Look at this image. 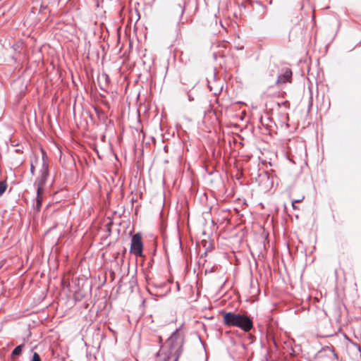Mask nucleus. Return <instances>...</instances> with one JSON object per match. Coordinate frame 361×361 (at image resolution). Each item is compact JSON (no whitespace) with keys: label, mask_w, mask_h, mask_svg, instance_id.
<instances>
[{"label":"nucleus","mask_w":361,"mask_h":361,"mask_svg":"<svg viewBox=\"0 0 361 361\" xmlns=\"http://www.w3.org/2000/svg\"><path fill=\"white\" fill-rule=\"evenodd\" d=\"M31 173L33 174L35 171V167L32 164H31V169H30Z\"/></svg>","instance_id":"obj_12"},{"label":"nucleus","mask_w":361,"mask_h":361,"mask_svg":"<svg viewBox=\"0 0 361 361\" xmlns=\"http://www.w3.org/2000/svg\"><path fill=\"white\" fill-rule=\"evenodd\" d=\"M292 80V71L290 69H287L283 75L278 77L276 80L277 84L286 83V82H290Z\"/></svg>","instance_id":"obj_4"},{"label":"nucleus","mask_w":361,"mask_h":361,"mask_svg":"<svg viewBox=\"0 0 361 361\" xmlns=\"http://www.w3.org/2000/svg\"><path fill=\"white\" fill-rule=\"evenodd\" d=\"M223 319L226 326H236L245 332L250 331L253 327L252 321L245 314H235L231 312H224Z\"/></svg>","instance_id":"obj_1"},{"label":"nucleus","mask_w":361,"mask_h":361,"mask_svg":"<svg viewBox=\"0 0 361 361\" xmlns=\"http://www.w3.org/2000/svg\"><path fill=\"white\" fill-rule=\"evenodd\" d=\"M31 361H41V358L37 353H34Z\"/></svg>","instance_id":"obj_8"},{"label":"nucleus","mask_w":361,"mask_h":361,"mask_svg":"<svg viewBox=\"0 0 361 361\" xmlns=\"http://www.w3.org/2000/svg\"><path fill=\"white\" fill-rule=\"evenodd\" d=\"M295 204H296V201H293L292 202V207H293V208L294 209H298V207H296Z\"/></svg>","instance_id":"obj_11"},{"label":"nucleus","mask_w":361,"mask_h":361,"mask_svg":"<svg viewBox=\"0 0 361 361\" xmlns=\"http://www.w3.org/2000/svg\"><path fill=\"white\" fill-rule=\"evenodd\" d=\"M303 198H304V197H302L301 199H297L295 201H296V203H298V202H300Z\"/></svg>","instance_id":"obj_13"},{"label":"nucleus","mask_w":361,"mask_h":361,"mask_svg":"<svg viewBox=\"0 0 361 361\" xmlns=\"http://www.w3.org/2000/svg\"><path fill=\"white\" fill-rule=\"evenodd\" d=\"M44 192V188L43 187H37V197H42V195Z\"/></svg>","instance_id":"obj_9"},{"label":"nucleus","mask_w":361,"mask_h":361,"mask_svg":"<svg viewBox=\"0 0 361 361\" xmlns=\"http://www.w3.org/2000/svg\"><path fill=\"white\" fill-rule=\"evenodd\" d=\"M24 346H25L24 344H21V345H19L17 347H16L15 349L12 352V355H11L12 357L18 356V355H20Z\"/></svg>","instance_id":"obj_6"},{"label":"nucleus","mask_w":361,"mask_h":361,"mask_svg":"<svg viewBox=\"0 0 361 361\" xmlns=\"http://www.w3.org/2000/svg\"><path fill=\"white\" fill-rule=\"evenodd\" d=\"M42 201V197H37L36 207L37 209H39L41 207Z\"/></svg>","instance_id":"obj_10"},{"label":"nucleus","mask_w":361,"mask_h":361,"mask_svg":"<svg viewBox=\"0 0 361 361\" xmlns=\"http://www.w3.org/2000/svg\"><path fill=\"white\" fill-rule=\"evenodd\" d=\"M7 185L5 182L0 180V196L6 191Z\"/></svg>","instance_id":"obj_7"},{"label":"nucleus","mask_w":361,"mask_h":361,"mask_svg":"<svg viewBox=\"0 0 361 361\" xmlns=\"http://www.w3.org/2000/svg\"><path fill=\"white\" fill-rule=\"evenodd\" d=\"M183 343L184 336L177 329L166 342V347L168 349L169 360H172V361H178L183 351Z\"/></svg>","instance_id":"obj_2"},{"label":"nucleus","mask_w":361,"mask_h":361,"mask_svg":"<svg viewBox=\"0 0 361 361\" xmlns=\"http://www.w3.org/2000/svg\"><path fill=\"white\" fill-rule=\"evenodd\" d=\"M142 235L137 233L132 237L130 252L137 257H141L142 255Z\"/></svg>","instance_id":"obj_3"},{"label":"nucleus","mask_w":361,"mask_h":361,"mask_svg":"<svg viewBox=\"0 0 361 361\" xmlns=\"http://www.w3.org/2000/svg\"><path fill=\"white\" fill-rule=\"evenodd\" d=\"M48 176V168L44 166L41 176L37 179L35 184L37 187H43L45 185Z\"/></svg>","instance_id":"obj_5"},{"label":"nucleus","mask_w":361,"mask_h":361,"mask_svg":"<svg viewBox=\"0 0 361 361\" xmlns=\"http://www.w3.org/2000/svg\"><path fill=\"white\" fill-rule=\"evenodd\" d=\"M164 361H172V360H169V359H168V356H167Z\"/></svg>","instance_id":"obj_14"}]
</instances>
